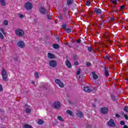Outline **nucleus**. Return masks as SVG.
I'll return each mask as SVG.
<instances>
[{
    "mask_svg": "<svg viewBox=\"0 0 128 128\" xmlns=\"http://www.w3.org/2000/svg\"><path fill=\"white\" fill-rule=\"evenodd\" d=\"M15 34L18 36H24V32L22 29H17L15 31Z\"/></svg>",
    "mask_w": 128,
    "mask_h": 128,
    "instance_id": "obj_1",
    "label": "nucleus"
},
{
    "mask_svg": "<svg viewBox=\"0 0 128 128\" xmlns=\"http://www.w3.org/2000/svg\"><path fill=\"white\" fill-rule=\"evenodd\" d=\"M39 12L41 14H43V16H46V14H48V9L44 7H40L39 8Z\"/></svg>",
    "mask_w": 128,
    "mask_h": 128,
    "instance_id": "obj_2",
    "label": "nucleus"
},
{
    "mask_svg": "<svg viewBox=\"0 0 128 128\" xmlns=\"http://www.w3.org/2000/svg\"><path fill=\"white\" fill-rule=\"evenodd\" d=\"M100 112L101 114H106L108 112V108L106 107H102L100 109Z\"/></svg>",
    "mask_w": 128,
    "mask_h": 128,
    "instance_id": "obj_3",
    "label": "nucleus"
},
{
    "mask_svg": "<svg viewBox=\"0 0 128 128\" xmlns=\"http://www.w3.org/2000/svg\"><path fill=\"white\" fill-rule=\"evenodd\" d=\"M2 74L4 80L8 82V75H6V70H3L2 72Z\"/></svg>",
    "mask_w": 128,
    "mask_h": 128,
    "instance_id": "obj_4",
    "label": "nucleus"
},
{
    "mask_svg": "<svg viewBox=\"0 0 128 128\" xmlns=\"http://www.w3.org/2000/svg\"><path fill=\"white\" fill-rule=\"evenodd\" d=\"M108 126H112V128H114V126H116V123H114V120L112 118L110 119L108 121Z\"/></svg>",
    "mask_w": 128,
    "mask_h": 128,
    "instance_id": "obj_5",
    "label": "nucleus"
},
{
    "mask_svg": "<svg viewBox=\"0 0 128 128\" xmlns=\"http://www.w3.org/2000/svg\"><path fill=\"white\" fill-rule=\"evenodd\" d=\"M25 8H26L27 10H30L32 8V4L30 2H27L25 4Z\"/></svg>",
    "mask_w": 128,
    "mask_h": 128,
    "instance_id": "obj_6",
    "label": "nucleus"
},
{
    "mask_svg": "<svg viewBox=\"0 0 128 128\" xmlns=\"http://www.w3.org/2000/svg\"><path fill=\"white\" fill-rule=\"evenodd\" d=\"M49 64L52 68H56L57 65L56 62L54 60H51L50 61Z\"/></svg>",
    "mask_w": 128,
    "mask_h": 128,
    "instance_id": "obj_7",
    "label": "nucleus"
},
{
    "mask_svg": "<svg viewBox=\"0 0 128 128\" xmlns=\"http://www.w3.org/2000/svg\"><path fill=\"white\" fill-rule=\"evenodd\" d=\"M55 82L57 84H58L60 88H64V83L62 82V81H60V79H56L55 80Z\"/></svg>",
    "mask_w": 128,
    "mask_h": 128,
    "instance_id": "obj_8",
    "label": "nucleus"
},
{
    "mask_svg": "<svg viewBox=\"0 0 128 128\" xmlns=\"http://www.w3.org/2000/svg\"><path fill=\"white\" fill-rule=\"evenodd\" d=\"M17 46L19 48H24V46H25L24 42H22V41H19L17 43Z\"/></svg>",
    "mask_w": 128,
    "mask_h": 128,
    "instance_id": "obj_9",
    "label": "nucleus"
},
{
    "mask_svg": "<svg viewBox=\"0 0 128 128\" xmlns=\"http://www.w3.org/2000/svg\"><path fill=\"white\" fill-rule=\"evenodd\" d=\"M54 108H60V102H55L54 104Z\"/></svg>",
    "mask_w": 128,
    "mask_h": 128,
    "instance_id": "obj_10",
    "label": "nucleus"
},
{
    "mask_svg": "<svg viewBox=\"0 0 128 128\" xmlns=\"http://www.w3.org/2000/svg\"><path fill=\"white\" fill-rule=\"evenodd\" d=\"M94 12H96V14H102V10L97 8H94Z\"/></svg>",
    "mask_w": 128,
    "mask_h": 128,
    "instance_id": "obj_11",
    "label": "nucleus"
},
{
    "mask_svg": "<svg viewBox=\"0 0 128 128\" xmlns=\"http://www.w3.org/2000/svg\"><path fill=\"white\" fill-rule=\"evenodd\" d=\"M111 8H112L111 12H116V10H118V8H116V5L112 6Z\"/></svg>",
    "mask_w": 128,
    "mask_h": 128,
    "instance_id": "obj_12",
    "label": "nucleus"
},
{
    "mask_svg": "<svg viewBox=\"0 0 128 128\" xmlns=\"http://www.w3.org/2000/svg\"><path fill=\"white\" fill-rule=\"evenodd\" d=\"M76 115L78 118H82V116H84V113H82V112L80 111H78L76 113Z\"/></svg>",
    "mask_w": 128,
    "mask_h": 128,
    "instance_id": "obj_13",
    "label": "nucleus"
},
{
    "mask_svg": "<svg viewBox=\"0 0 128 128\" xmlns=\"http://www.w3.org/2000/svg\"><path fill=\"white\" fill-rule=\"evenodd\" d=\"M104 75L106 78H108L110 76V73H108V68H104Z\"/></svg>",
    "mask_w": 128,
    "mask_h": 128,
    "instance_id": "obj_14",
    "label": "nucleus"
},
{
    "mask_svg": "<svg viewBox=\"0 0 128 128\" xmlns=\"http://www.w3.org/2000/svg\"><path fill=\"white\" fill-rule=\"evenodd\" d=\"M84 91L86 92H92V90L90 89L88 86H84Z\"/></svg>",
    "mask_w": 128,
    "mask_h": 128,
    "instance_id": "obj_15",
    "label": "nucleus"
},
{
    "mask_svg": "<svg viewBox=\"0 0 128 128\" xmlns=\"http://www.w3.org/2000/svg\"><path fill=\"white\" fill-rule=\"evenodd\" d=\"M55 56H54V54L52 53H48V58H52V59L54 58Z\"/></svg>",
    "mask_w": 128,
    "mask_h": 128,
    "instance_id": "obj_16",
    "label": "nucleus"
},
{
    "mask_svg": "<svg viewBox=\"0 0 128 128\" xmlns=\"http://www.w3.org/2000/svg\"><path fill=\"white\" fill-rule=\"evenodd\" d=\"M74 4V0H67V5L68 6H72Z\"/></svg>",
    "mask_w": 128,
    "mask_h": 128,
    "instance_id": "obj_17",
    "label": "nucleus"
},
{
    "mask_svg": "<svg viewBox=\"0 0 128 128\" xmlns=\"http://www.w3.org/2000/svg\"><path fill=\"white\" fill-rule=\"evenodd\" d=\"M66 114L70 116H74V112L70 110H67L66 111Z\"/></svg>",
    "mask_w": 128,
    "mask_h": 128,
    "instance_id": "obj_18",
    "label": "nucleus"
},
{
    "mask_svg": "<svg viewBox=\"0 0 128 128\" xmlns=\"http://www.w3.org/2000/svg\"><path fill=\"white\" fill-rule=\"evenodd\" d=\"M66 66L68 68H72V64L70 63V61L68 60L66 62Z\"/></svg>",
    "mask_w": 128,
    "mask_h": 128,
    "instance_id": "obj_19",
    "label": "nucleus"
},
{
    "mask_svg": "<svg viewBox=\"0 0 128 128\" xmlns=\"http://www.w3.org/2000/svg\"><path fill=\"white\" fill-rule=\"evenodd\" d=\"M52 48L56 50H58V48H60V45L56 44H54L52 45Z\"/></svg>",
    "mask_w": 128,
    "mask_h": 128,
    "instance_id": "obj_20",
    "label": "nucleus"
},
{
    "mask_svg": "<svg viewBox=\"0 0 128 128\" xmlns=\"http://www.w3.org/2000/svg\"><path fill=\"white\" fill-rule=\"evenodd\" d=\"M24 128H33L32 126L28 124H25L23 126Z\"/></svg>",
    "mask_w": 128,
    "mask_h": 128,
    "instance_id": "obj_21",
    "label": "nucleus"
},
{
    "mask_svg": "<svg viewBox=\"0 0 128 128\" xmlns=\"http://www.w3.org/2000/svg\"><path fill=\"white\" fill-rule=\"evenodd\" d=\"M92 74H93V78L94 80H98V76L96 74V72H93Z\"/></svg>",
    "mask_w": 128,
    "mask_h": 128,
    "instance_id": "obj_22",
    "label": "nucleus"
},
{
    "mask_svg": "<svg viewBox=\"0 0 128 128\" xmlns=\"http://www.w3.org/2000/svg\"><path fill=\"white\" fill-rule=\"evenodd\" d=\"M88 52H92L93 53H94V50H92V48L90 46H88Z\"/></svg>",
    "mask_w": 128,
    "mask_h": 128,
    "instance_id": "obj_23",
    "label": "nucleus"
},
{
    "mask_svg": "<svg viewBox=\"0 0 128 128\" xmlns=\"http://www.w3.org/2000/svg\"><path fill=\"white\" fill-rule=\"evenodd\" d=\"M110 2H112V4H114V5L118 4V0H110Z\"/></svg>",
    "mask_w": 128,
    "mask_h": 128,
    "instance_id": "obj_24",
    "label": "nucleus"
},
{
    "mask_svg": "<svg viewBox=\"0 0 128 128\" xmlns=\"http://www.w3.org/2000/svg\"><path fill=\"white\" fill-rule=\"evenodd\" d=\"M0 2L1 3L2 6H6V2L4 0H0Z\"/></svg>",
    "mask_w": 128,
    "mask_h": 128,
    "instance_id": "obj_25",
    "label": "nucleus"
},
{
    "mask_svg": "<svg viewBox=\"0 0 128 128\" xmlns=\"http://www.w3.org/2000/svg\"><path fill=\"white\" fill-rule=\"evenodd\" d=\"M0 2L1 3L2 6H6V2L4 0H0Z\"/></svg>",
    "mask_w": 128,
    "mask_h": 128,
    "instance_id": "obj_26",
    "label": "nucleus"
},
{
    "mask_svg": "<svg viewBox=\"0 0 128 128\" xmlns=\"http://www.w3.org/2000/svg\"><path fill=\"white\" fill-rule=\"evenodd\" d=\"M58 120H60V122H64V118L62 117L61 116H58Z\"/></svg>",
    "mask_w": 128,
    "mask_h": 128,
    "instance_id": "obj_27",
    "label": "nucleus"
},
{
    "mask_svg": "<svg viewBox=\"0 0 128 128\" xmlns=\"http://www.w3.org/2000/svg\"><path fill=\"white\" fill-rule=\"evenodd\" d=\"M105 60H110V56L108 55V54H107L105 57H104Z\"/></svg>",
    "mask_w": 128,
    "mask_h": 128,
    "instance_id": "obj_28",
    "label": "nucleus"
},
{
    "mask_svg": "<svg viewBox=\"0 0 128 128\" xmlns=\"http://www.w3.org/2000/svg\"><path fill=\"white\" fill-rule=\"evenodd\" d=\"M38 124H44V120L40 119L38 122Z\"/></svg>",
    "mask_w": 128,
    "mask_h": 128,
    "instance_id": "obj_29",
    "label": "nucleus"
},
{
    "mask_svg": "<svg viewBox=\"0 0 128 128\" xmlns=\"http://www.w3.org/2000/svg\"><path fill=\"white\" fill-rule=\"evenodd\" d=\"M104 38H110V35H108V34L106 33L104 34Z\"/></svg>",
    "mask_w": 128,
    "mask_h": 128,
    "instance_id": "obj_30",
    "label": "nucleus"
},
{
    "mask_svg": "<svg viewBox=\"0 0 128 128\" xmlns=\"http://www.w3.org/2000/svg\"><path fill=\"white\" fill-rule=\"evenodd\" d=\"M34 76H35V77H36V78H40V76L38 75V72H35Z\"/></svg>",
    "mask_w": 128,
    "mask_h": 128,
    "instance_id": "obj_31",
    "label": "nucleus"
},
{
    "mask_svg": "<svg viewBox=\"0 0 128 128\" xmlns=\"http://www.w3.org/2000/svg\"><path fill=\"white\" fill-rule=\"evenodd\" d=\"M124 112H128V106H126L124 108Z\"/></svg>",
    "mask_w": 128,
    "mask_h": 128,
    "instance_id": "obj_32",
    "label": "nucleus"
},
{
    "mask_svg": "<svg viewBox=\"0 0 128 128\" xmlns=\"http://www.w3.org/2000/svg\"><path fill=\"white\" fill-rule=\"evenodd\" d=\"M86 6H90V0H88L86 2Z\"/></svg>",
    "mask_w": 128,
    "mask_h": 128,
    "instance_id": "obj_33",
    "label": "nucleus"
},
{
    "mask_svg": "<svg viewBox=\"0 0 128 128\" xmlns=\"http://www.w3.org/2000/svg\"><path fill=\"white\" fill-rule=\"evenodd\" d=\"M26 112H27L28 114H30V112H32V110H30V108H26Z\"/></svg>",
    "mask_w": 128,
    "mask_h": 128,
    "instance_id": "obj_34",
    "label": "nucleus"
},
{
    "mask_svg": "<svg viewBox=\"0 0 128 128\" xmlns=\"http://www.w3.org/2000/svg\"><path fill=\"white\" fill-rule=\"evenodd\" d=\"M4 26H8V22L6 20H4Z\"/></svg>",
    "mask_w": 128,
    "mask_h": 128,
    "instance_id": "obj_35",
    "label": "nucleus"
},
{
    "mask_svg": "<svg viewBox=\"0 0 128 128\" xmlns=\"http://www.w3.org/2000/svg\"><path fill=\"white\" fill-rule=\"evenodd\" d=\"M66 30L67 32H72V29L70 28H66Z\"/></svg>",
    "mask_w": 128,
    "mask_h": 128,
    "instance_id": "obj_36",
    "label": "nucleus"
},
{
    "mask_svg": "<svg viewBox=\"0 0 128 128\" xmlns=\"http://www.w3.org/2000/svg\"><path fill=\"white\" fill-rule=\"evenodd\" d=\"M86 66H92V63L90 62H87L86 63Z\"/></svg>",
    "mask_w": 128,
    "mask_h": 128,
    "instance_id": "obj_37",
    "label": "nucleus"
},
{
    "mask_svg": "<svg viewBox=\"0 0 128 128\" xmlns=\"http://www.w3.org/2000/svg\"><path fill=\"white\" fill-rule=\"evenodd\" d=\"M46 15H47V18H48V20H52V16H50V15H49L48 13L46 14Z\"/></svg>",
    "mask_w": 128,
    "mask_h": 128,
    "instance_id": "obj_38",
    "label": "nucleus"
},
{
    "mask_svg": "<svg viewBox=\"0 0 128 128\" xmlns=\"http://www.w3.org/2000/svg\"><path fill=\"white\" fill-rule=\"evenodd\" d=\"M0 32H2L3 34H6V32H4V28H0Z\"/></svg>",
    "mask_w": 128,
    "mask_h": 128,
    "instance_id": "obj_39",
    "label": "nucleus"
},
{
    "mask_svg": "<svg viewBox=\"0 0 128 128\" xmlns=\"http://www.w3.org/2000/svg\"><path fill=\"white\" fill-rule=\"evenodd\" d=\"M120 124L122 125V126H124V124H126V123L124 122V121H120Z\"/></svg>",
    "mask_w": 128,
    "mask_h": 128,
    "instance_id": "obj_40",
    "label": "nucleus"
},
{
    "mask_svg": "<svg viewBox=\"0 0 128 128\" xmlns=\"http://www.w3.org/2000/svg\"><path fill=\"white\" fill-rule=\"evenodd\" d=\"M126 8V5L124 4L123 6H120V10H124Z\"/></svg>",
    "mask_w": 128,
    "mask_h": 128,
    "instance_id": "obj_41",
    "label": "nucleus"
},
{
    "mask_svg": "<svg viewBox=\"0 0 128 128\" xmlns=\"http://www.w3.org/2000/svg\"><path fill=\"white\" fill-rule=\"evenodd\" d=\"M111 98H112V100H116V96L112 95L111 96Z\"/></svg>",
    "mask_w": 128,
    "mask_h": 128,
    "instance_id": "obj_42",
    "label": "nucleus"
},
{
    "mask_svg": "<svg viewBox=\"0 0 128 128\" xmlns=\"http://www.w3.org/2000/svg\"><path fill=\"white\" fill-rule=\"evenodd\" d=\"M116 118H120V116L118 114H116Z\"/></svg>",
    "mask_w": 128,
    "mask_h": 128,
    "instance_id": "obj_43",
    "label": "nucleus"
},
{
    "mask_svg": "<svg viewBox=\"0 0 128 128\" xmlns=\"http://www.w3.org/2000/svg\"><path fill=\"white\" fill-rule=\"evenodd\" d=\"M77 58H78V56L74 55V60H77Z\"/></svg>",
    "mask_w": 128,
    "mask_h": 128,
    "instance_id": "obj_44",
    "label": "nucleus"
},
{
    "mask_svg": "<svg viewBox=\"0 0 128 128\" xmlns=\"http://www.w3.org/2000/svg\"><path fill=\"white\" fill-rule=\"evenodd\" d=\"M0 38H4V35L0 32Z\"/></svg>",
    "mask_w": 128,
    "mask_h": 128,
    "instance_id": "obj_45",
    "label": "nucleus"
},
{
    "mask_svg": "<svg viewBox=\"0 0 128 128\" xmlns=\"http://www.w3.org/2000/svg\"><path fill=\"white\" fill-rule=\"evenodd\" d=\"M4 90V89L2 88V85H0V92H2Z\"/></svg>",
    "mask_w": 128,
    "mask_h": 128,
    "instance_id": "obj_46",
    "label": "nucleus"
},
{
    "mask_svg": "<svg viewBox=\"0 0 128 128\" xmlns=\"http://www.w3.org/2000/svg\"><path fill=\"white\" fill-rule=\"evenodd\" d=\"M19 17L20 18H24V14H20Z\"/></svg>",
    "mask_w": 128,
    "mask_h": 128,
    "instance_id": "obj_47",
    "label": "nucleus"
},
{
    "mask_svg": "<svg viewBox=\"0 0 128 128\" xmlns=\"http://www.w3.org/2000/svg\"><path fill=\"white\" fill-rule=\"evenodd\" d=\"M77 42L78 44H80V42H82V40H80V39H78L77 40Z\"/></svg>",
    "mask_w": 128,
    "mask_h": 128,
    "instance_id": "obj_48",
    "label": "nucleus"
},
{
    "mask_svg": "<svg viewBox=\"0 0 128 128\" xmlns=\"http://www.w3.org/2000/svg\"><path fill=\"white\" fill-rule=\"evenodd\" d=\"M62 28H66V24H63V25H62Z\"/></svg>",
    "mask_w": 128,
    "mask_h": 128,
    "instance_id": "obj_49",
    "label": "nucleus"
},
{
    "mask_svg": "<svg viewBox=\"0 0 128 128\" xmlns=\"http://www.w3.org/2000/svg\"><path fill=\"white\" fill-rule=\"evenodd\" d=\"M74 64L75 66H78V62H74Z\"/></svg>",
    "mask_w": 128,
    "mask_h": 128,
    "instance_id": "obj_50",
    "label": "nucleus"
},
{
    "mask_svg": "<svg viewBox=\"0 0 128 128\" xmlns=\"http://www.w3.org/2000/svg\"><path fill=\"white\" fill-rule=\"evenodd\" d=\"M124 118H125L126 120H128V115L124 114Z\"/></svg>",
    "mask_w": 128,
    "mask_h": 128,
    "instance_id": "obj_51",
    "label": "nucleus"
},
{
    "mask_svg": "<svg viewBox=\"0 0 128 128\" xmlns=\"http://www.w3.org/2000/svg\"><path fill=\"white\" fill-rule=\"evenodd\" d=\"M58 18L60 20H62V15L59 16Z\"/></svg>",
    "mask_w": 128,
    "mask_h": 128,
    "instance_id": "obj_52",
    "label": "nucleus"
},
{
    "mask_svg": "<svg viewBox=\"0 0 128 128\" xmlns=\"http://www.w3.org/2000/svg\"><path fill=\"white\" fill-rule=\"evenodd\" d=\"M77 74H78V76H80V70H78L77 72Z\"/></svg>",
    "mask_w": 128,
    "mask_h": 128,
    "instance_id": "obj_53",
    "label": "nucleus"
},
{
    "mask_svg": "<svg viewBox=\"0 0 128 128\" xmlns=\"http://www.w3.org/2000/svg\"><path fill=\"white\" fill-rule=\"evenodd\" d=\"M67 10H66V8H64L63 9V12H66Z\"/></svg>",
    "mask_w": 128,
    "mask_h": 128,
    "instance_id": "obj_54",
    "label": "nucleus"
},
{
    "mask_svg": "<svg viewBox=\"0 0 128 128\" xmlns=\"http://www.w3.org/2000/svg\"><path fill=\"white\" fill-rule=\"evenodd\" d=\"M104 21H102V22H101V24H100L102 26H104Z\"/></svg>",
    "mask_w": 128,
    "mask_h": 128,
    "instance_id": "obj_55",
    "label": "nucleus"
},
{
    "mask_svg": "<svg viewBox=\"0 0 128 128\" xmlns=\"http://www.w3.org/2000/svg\"><path fill=\"white\" fill-rule=\"evenodd\" d=\"M98 26H100V28H102V26L100 24H98Z\"/></svg>",
    "mask_w": 128,
    "mask_h": 128,
    "instance_id": "obj_56",
    "label": "nucleus"
},
{
    "mask_svg": "<svg viewBox=\"0 0 128 128\" xmlns=\"http://www.w3.org/2000/svg\"><path fill=\"white\" fill-rule=\"evenodd\" d=\"M124 128H128V126H127L126 125H124Z\"/></svg>",
    "mask_w": 128,
    "mask_h": 128,
    "instance_id": "obj_57",
    "label": "nucleus"
},
{
    "mask_svg": "<svg viewBox=\"0 0 128 128\" xmlns=\"http://www.w3.org/2000/svg\"><path fill=\"white\" fill-rule=\"evenodd\" d=\"M121 114H122V116H124V112H122Z\"/></svg>",
    "mask_w": 128,
    "mask_h": 128,
    "instance_id": "obj_58",
    "label": "nucleus"
},
{
    "mask_svg": "<svg viewBox=\"0 0 128 128\" xmlns=\"http://www.w3.org/2000/svg\"><path fill=\"white\" fill-rule=\"evenodd\" d=\"M94 102H98V99H96V98H95L94 99Z\"/></svg>",
    "mask_w": 128,
    "mask_h": 128,
    "instance_id": "obj_59",
    "label": "nucleus"
},
{
    "mask_svg": "<svg viewBox=\"0 0 128 128\" xmlns=\"http://www.w3.org/2000/svg\"><path fill=\"white\" fill-rule=\"evenodd\" d=\"M0 112H4V110H2V109H0Z\"/></svg>",
    "mask_w": 128,
    "mask_h": 128,
    "instance_id": "obj_60",
    "label": "nucleus"
},
{
    "mask_svg": "<svg viewBox=\"0 0 128 128\" xmlns=\"http://www.w3.org/2000/svg\"><path fill=\"white\" fill-rule=\"evenodd\" d=\"M2 50V47H0V51Z\"/></svg>",
    "mask_w": 128,
    "mask_h": 128,
    "instance_id": "obj_61",
    "label": "nucleus"
},
{
    "mask_svg": "<svg viewBox=\"0 0 128 128\" xmlns=\"http://www.w3.org/2000/svg\"><path fill=\"white\" fill-rule=\"evenodd\" d=\"M57 40H60V38H57Z\"/></svg>",
    "mask_w": 128,
    "mask_h": 128,
    "instance_id": "obj_62",
    "label": "nucleus"
},
{
    "mask_svg": "<svg viewBox=\"0 0 128 128\" xmlns=\"http://www.w3.org/2000/svg\"><path fill=\"white\" fill-rule=\"evenodd\" d=\"M32 84H34V82H32Z\"/></svg>",
    "mask_w": 128,
    "mask_h": 128,
    "instance_id": "obj_63",
    "label": "nucleus"
},
{
    "mask_svg": "<svg viewBox=\"0 0 128 128\" xmlns=\"http://www.w3.org/2000/svg\"><path fill=\"white\" fill-rule=\"evenodd\" d=\"M126 80H128V79H126Z\"/></svg>",
    "mask_w": 128,
    "mask_h": 128,
    "instance_id": "obj_64",
    "label": "nucleus"
}]
</instances>
